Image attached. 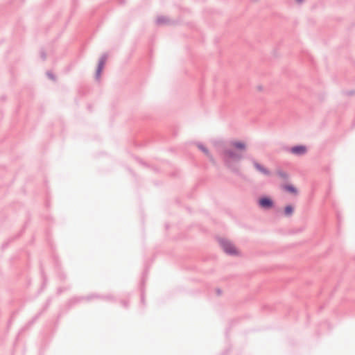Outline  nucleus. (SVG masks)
<instances>
[{
	"label": "nucleus",
	"mask_w": 355,
	"mask_h": 355,
	"mask_svg": "<svg viewBox=\"0 0 355 355\" xmlns=\"http://www.w3.org/2000/svg\"><path fill=\"white\" fill-rule=\"evenodd\" d=\"M284 189L286 191H289V192H291L292 193H297L296 189L294 187L291 186V185L285 186Z\"/></svg>",
	"instance_id": "6e6552de"
},
{
	"label": "nucleus",
	"mask_w": 355,
	"mask_h": 355,
	"mask_svg": "<svg viewBox=\"0 0 355 355\" xmlns=\"http://www.w3.org/2000/svg\"><path fill=\"white\" fill-rule=\"evenodd\" d=\"M291 152L295 155H303L306 152V148L304 146H298L291 148Z\"/></svg>",
	"instance_id": "f03ea898"
},
{
	"label": "nucleus",
	"mask_w": 355,
	"mask_h": 355,
	"mask_svg": "<svg viewBox=\"0 0 355 355\" xmlns=\"http://www.w3.org/2000/svg\"><path fill=\"white\" fill-rule=\"evenodd\" d=\"M104 64H105V61L103 60H101L98 64V69H97V77L98 78L100 76V74H101V71L103 70Z\"/></svg>",
	"instance_id": "0eeeda50"
},
{
	"label": "nucleus",
	"mask_w": 355,
	"mask_h": 355,
	"mask_svg": "<svg viewBox=\"0 0 355 355\" xmlns=\"http://www.w3.org/2000/svg\"><path fill=\"white\" fill-rule=\"evenodd\" d=\"M254 166L256 167V168L257 170H259L262 173H263L265 175H269L268 171L266 168H265L264 167H263L262 166H261L259 164L255 163Z\"/></svg>",
	"instance_id": "20e7f679"
},
{
	"label": "nucleus",
	"mask_w": 355,
	"mask_h": 355,
	"mask_svg": "<svg viewBox=\"0 0 355 355\" xmlns=\"http://www.w3.org/2000/svg\"><path fill=\"white\" fill-rule=\"evenodd\" d=\"M200 149H201L204 153H205L206 154L208 153V151L206 148H205L204 147L201 146H198Z\"/></svg>",
	"instance_id": "9b49d317"
},
{
	"label": "nucleus",
	"mask_w": 355,
	"mask_h": 355,
	"mask_svg": "<svg viewBox=\"0 0 355 355\" xmlns=\"http://www.w3.org/2000/svg\"><path fill=\"white\" fill-rule=\"evenodd\" d=\"M297 1H298L299 2H302V0H297Z\"/></svg>",
	"instance_id": "f8f14e48"
},
{
	"label": "nucleus",
	"mask_w": 355,
	"mask_h": 355,
	"mask_svg": "<svg viewBox=\"0 0 355 355\" xmlns=\"http://www.w3.org/2000/svg\"><path fill=\"white\" fill-rule=\"evenodd\" d=\"M227 155L230 158H240L241 156L237 155L236 154H233L231 151H227Z\"/></svg>",
	"instance_id": "9d476101"
},
{
	"label": "nucleus",
	"mask_w": 355,
	"mask_h": 355,
	"mask_svg": "<svg viewBox=\"0 0 355 355\" xmlns=\"http://www.w3.org/2000/svg\"><path fill=\"white\" fill-rule=\"evenodd\" d=\"M220 243L225 252L230 254H236L238 253L237 249L230 241L227 240H222Z\"/></svg>",
	"instance_id": "f257e3e1"
},
{
	"label": "nucleus",
	"mask_w": 355,
	"mask_h": 355,
	"mask_svg": "<svg viewBox=\"0 0 355 355\" xmlns=\"http://www.w3.org/2000/svg\"><path fill=\"white\" fill-rule=\"evenodd\" d=\"M104 64H105V61L103 60H101L98 64V69H97V77L98 78L100 76V74H101V71L103 70Z\"/></svg>",
	"instance_id": "423d86ee"
},
{
	"label": "nucleus",
	"mask_w": 355,
	"mask_h": 355,
	"mask_svg": "<svg viewBox=\"0 0 355 355\" xmlns=\"http://www.w3.org/2000/svg\"><path fill=\"white\" fill-rule=\"evenodd\" d=\"M233 146L236 148H239L241 150L245 149V144L240 141H236V142L233 143Z\"/></svg>",
	"instance_id": "39448f33"
},
{
	"label": "nucleus",
	"mask_w": 355,
	"mask_h": 355,
	"mask_svg": "<svg viewBox=\"0 0 355 355\" xmlns=\"http://www.w3.org/2000/svg\"><path fill=\"white\" fill-rule=\"evenodd\" d=\"M259 205L263 208H270L272 206V201L268 198H263L259 200Z\"/></svg>",
	"instance_id": "7ed1b4c3"
},
{
	"label": "nucleus",
	"mask_w": 355,
	"mask_h": 355,
	"mask_svg": "<svg viewBox=\"0 0 355 355\" xmlns=\"http://www.w3.org/2000/svg\"><path fill=\"white\" fill-rule=\"evenodd\" d=\"M293 208L291 205L286 207V208H285L286 215L290 216L293 214Z\"/></svg>",
	"instance_id": "1a4fd4ad"
}]
</instances>
